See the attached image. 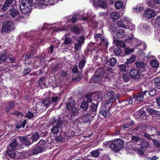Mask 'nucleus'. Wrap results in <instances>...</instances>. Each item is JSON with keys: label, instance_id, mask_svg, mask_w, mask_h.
Returning <instances> with one entry per match:
<instances>
[{"label": "nucleus", "instance_id": "nucleus-16", "mask_svg": "<svg viewBox=\"0 0 160 160\" xmlns=\"http://www.w3.org/2000/svg\"><path fill=\"white\" fill-rule=\"evenodd\" d=\"M93 117L92 114L90 115L89 114H86L82 116V119L83 122L84 123H90L91 122Z\"/></svg>", "mask_w": 160, "mask_h": 160}, {"label": "nucleus", "instance_id": "nucleus-27", "mask_svg": "<svg viewBox=\"0 0 160 160\" xmlns=\"http://www.w3.org/2000/svg\"><path fill=\"white\" fill-rule=\"evenodd\" d=\"M21 155V159H26L32 156L30 150L22 152Z\"/></svg>", "mask_w": 160, "mask_h": 160}, {"label": "nucleus", "instance_id": "nucleus-37", "mask_svg": "<svg viewBox=\"0 0 160 160\" xmlns=\"http://www.w3.org/2000/svg\"><path fill=\"white\" fill-rule=\"evenodd\" d=\"M147 1L149 6L152 8L154 7L155 3L157 4H160V0H148V1L147 0Z\"/></svg>", "mask_w": 160, "mask_h": 160}, {"label": "nucleus", "instance_id": "nucleus-3", "mask_svg": "<svg viewBox=\"0 0 160 160\" xmlns=\"http://www.w3.org/2000/svg\"><path fill=\"white\" fill-rule=\"evenodd\" d=\"M106 97L108 99L106 101L104 102V104L105 105H108L112 103L121 97V95L119 94H115V93L114 91L110 90L107 92Z\"/></svg>", "mask_w": 160, "mask_h": 160}, {"label": "nucleus", "instance_id": "nucleus-44", "mask_svg": "<svg viewBox=\"0 0 160 160\" xmlns=\"http://www.w3.org/2000/svg\"><path fill=\"white\" fill-rule=\"evenodd\" d=\"M115 8L117 9H120L122 8L123 6V3L121 1H117L115 3Z\"/></svg>", "mask_w": 160, "mask_h": 160}, {"label": "nucleus", "instance_id": "nucleus-61", "mask_svg": "<svg viewBox=\"0 0 160 160\" xmlns=\"http://www.w3.org/2000/svg\"><path fill=\"white\" fill-rule=\"evenodd\" d=\"M152 141L154 146H156L157 148H160V141L154 139H152Z\"/></svg>", "mask_w": 160, "mask_h": 160}, {"label": "nucleus", "instance_id": "nucleus-36", "mask_svg": "<svg viewBox=\"0 0 160 160\" xmlns=\"http://www.w3.org/2000/svg\"><path fill=\"white\" fill-rule=\"evenodd\" d=\"M39 138V135L38 132H36L35 133L33 134L31 137H30L32 143L33 142H36Z\"/></svg>", "mask_w": 160, "mask_h": 160}, {"label": "nucleus", "instance_id": "nucleus-33", "mask_svg": "<svg viewBox=\"0 0 160 160\" xmlns=\"http://www.w3.org/2000/svg\"><path fill=\"white\" fill-rule=\"evenodd\" d=\"M18 143L17 140L16 139H14L11 141V143L9 144V146L11 148L16 150V148H17Z\"/></svg>", "mask_w": 160, "mask_h": 160}, {"label": "nucleus", "instance_id": "nucleus-26", "mask_svg": "<svg viewBox=\"0 0 160 160\" xmlns=\"http://www.w3.org/2000/svg\"><path fill=\"white\" fill-rule=\"evenodd\" d=\"M83 58L79 62L78 67L81 71H82L87 62L86 58L83 56Z\"/></svg>", "mask_w": 160, "mask_h": 160}, {"label": "nucleus", "instance_id": "nucleus-28", "mask_svg": "<svg viewBox=\"0 0 160 160\" xmlns=\"http://www.w3.org/2000/svg\"><path fill=\"white\" fill-rule=\"evenodd\" d=\"M8 56L5 53L0 54V63H5L7 62Z\"/></svg>", "mask_w": 160, "mask_h": 160}, {"label": "nucleus", "instance_id": "nucleus-19", "mask_svg": "<svg viewBox=\"0 0 160 160\" xmlns=\"http://www.w3.org/2000/svg\"><path fill=\"white\" fill-rule=\"evenodd\" d=\"M47 0H35L36 2L34 3V7L41 9L43 8V6H45L44 2Z\"/></svg>", "mask_w": 160, "mask_h": 160}, {"label": "nucleus", "instance_id": "nucleus-6", "mask_svg": "<svg viewBox=\"0 0 160 160\" xmlns=\"http://www.w3.org/2000/svg\"><path fill=\"white\" fill-rule=\"evenodd\" d=\"M104 66L108 65L112 67L114 66L116 64L117 60L115 58L112 57L108 59L107 57L103 58L102 59Z\"/></svg>", "mask_w": 160, "mask_h": 160}, {"label": "nucleus", "instance_id": "nucleus-57", "mask_svg": "<svg viewBox=\"0 0 160 160\" xmlns=\"http://www.w3.org/2000/svg\"><path fill=\"white\" fill-rule=\"evenodd\" d=\"M11 114L13 115H16L18 117H21L24 115L23 113L17 111H14L13 112L11 113Z\"/></svg>", "mask_w": 160, "mask_h": 160}, {"label": "nucleus", "instance_id": "nucleus-30", "mask_svg": "<svg viewBox=\"0 0 160 160\" xmlns=\"http://www.w3.org/2000/svg\"><path fill=\"white\" fill-rule=\"evenodd\" d=\"M89 103L86 102L84 99L82 102L80 106V108L83 111H86L89 108Z\"/></svg>", "mask_w": 160, "mask_h": 160}, {"label": "nucleus", "instance_id": "nucleus-59", "mask_svg": "<svg viewBox=\"0 0 160 160\" xmlns=\"http://www.w3.org/2000/svg\"><path fill=\"white\" fill-rule=\"evenodd\" d=\"M72 40L70 38L66 37L65 38L64 40V44L65 45H68L70 44L71 43Z\"/></svg>", "mask_w": 160, "mask_h": 160}, {"label": "nucleus", "instance_id": "nucleus-35", "mask_svg": "<svg viewBox=\"0 0 160 160\" xmlns=\"http://www.w3.org/2000/svg\"><path fill=\"white\" fill-rule=\"evenodd\" d=\"M71 114V117L72 118L74 117L77 115L78 113V111L77 108L75 107L70 109V110H69Z\"/></svg>", "mask_w": 160, "mask_h": 160}, {"label": "nucleus", "instance_id": "nucleus-50", "mask_svg": "<svg viewBox=\"0 0 160 160\" xmlns=\"http://www.w3.org/2000/svg\"><path fill=\"white\" fill-rule=\"evenodd\" d=\"M144 126L143 125H140L137 126L135 128L132 129V131L133 132L139 131L143 129Z\"/></svg>", "mask_w": 160, "mask_h": 160}, {"label": "nucleus", "instance_id": "nucleus-56", "mask_svg": "<svg viewBox=\"0 0 160 160\" xmlns=\"http://www.w3.org/2000/svg\"><path fill=\"white\" fill-rule=\"evenodd\" d=\"M51 102L49 98H46L43 101V103L46 106H48Z\"/></svg>", "mask_w": 160, "mask_h": 160}, {"label": "nucleus", "instance_id": "nucleus-41", "mask_svg": "<svg viewBox=\"0 0 160 160\" xmlns=\"http://www.w3.org/2000/svg\"><path fill=\"white\" fill-rule=\"evenodd\" d=\"M134 51V49L130 48L129 47H125L124 48V52L126 55H129L133 52Z\"/></svg>", "mask_w": 160, "mask_h": 160}, {"label": "nucleus", "instance_id": "nucleus-18", "mask_svg": "<svg viewBox=\"0 0 160 160\" xmlns=\"http://www.w3.org/2000/svg\"><path fill=\"white\" fill-rule=\"evenodd\" d=\"M125 35V31L123 30L118 29L117 30L115 36H114L115 39H120L122 38Z\"/></svg>", "mask_w": 160, "mask_h": 160}, {"label": "nucleus", "instance_id": "nucleus-54", "mask_svg": "<svg viewBox=\"0 0 160 160\" xmlns=\"http://www.w3.org/2000/svg\"><path fill=\"white\" fill-rule=\"evenodd\" d=\"M131 140L133 142H137L140 140L141 139L139 137L132 135L131 136Z\"/></svg>", "mask_w": 160, "mask_h": 160}, {"label": "nucleus", "instance_id": "nucleus-38", "mask_svg": "<svg viewBox=\"0 0 160 160\" xmlns=\"http://www.w3.org/2000/svg\"><path fill=\"white\" fill-rule=\"evenodd\" d=\"M114 42L118 47H120L125 48L126 47V44L123 41L116 40Z\"/></svg>", "mask_w": 160, "mask_h": 160}, {"label": "nucleus", "instance_id": "nucleus-53", "mask_svg": "<svg viewBox=\"0 0 160 160\" xmlns=\"http://www.w3.org/2000/svg\"><path fill=\"white\" fill-rule=\"evenodd\" d=\"M147 112L149 115H154L155 110L150 108H146Z\"/></svg>", "mask_w": 160, "mask_h": 160}, {"label": "nucleus", "instance_id": "nucleus-51", "mask_svg": "<svg viewBox=\"0 0 160 160\" xmlns=\"http://www.w3.org/2000/svg\"><path fill=\"white\" fill-rule=\"evenodd\" d=\"M135 56H134V58L132 57H131L127 59L126 62V64L128 65L129 64H131L133 62L135 59Z\"/></svg>", "mask_w": 160, "mask_h": 160}, {"label": "nucleus", "instance_id": "nucleus-62", "mask_svg": "<svg viewBox=\"0 0 160 160\" xmlns=\"http://www.w3.org/2000/svg\"><path fill=\"white\" fill-rule=\"evenodd\" d=\"M81 42H78V43L75 44L74 48L75 50L78 51L81 48Z\"/></svg>", "mask_w": 160, "mask_h": 160}, {"label": "nucleus", "instance_id": "nucleus-42", "mask_svg": "<svg viewBox=\"0 0 160 160\" xmlns=\"http://www.w3.org/2000/svg\"><path fill=\"white\" fill-rule=\"evenodd\" d=\"M12 4L11 3L5 1L2 8V10L3 11H6L8 9L10 5Z\"/></svg>", "mask_w": 160, "mask_h": 160}, {"label": "nucleus", "instance_id": "nucleus-5", "mask_svg": "<svg viewBox=\"0 0 160 160\" xmlns=\"http://www.w3.org/2000/svg\"><path fill=\"white\" fill-rule=\"evenodd\" d=\"M98 104V102L96 101L95 102L92 103L89 106L88 112L92 115V117H95L97 114Z\"/></svg>", "mask_w": 160, "mask_h": 160}, {"label": "nucleus", "instance_id": "nucleus-2", "mask_svg": "<svg viewBox=\"0 0 160 160\" xmlns=\"http://www.w3.org/2000/svg\"><path fill=\"white\" fill-rule=\"evenodd\" d=\"M19 3L20 10L22 13L26 14L30 13L34 5L32 2L28 0H21L19 1Z\"/></svg>", "mask_w": 160, "mask_h": 160}, {"label": "nucleus", "instance_id": "nucleus-21", "mask_svg": "<svg viewBox=\"0 0 160 160\" xmlns=\"http://www.w3.org/2000/svg\"><path fill=\"white\" fill-rule=\"evenodd\" d=\"M96 73L99 75L104 76L105 79H106L107 78V74L106 73V69L104 68H99L96 71Z\"/></svg>", "mask_w": 160, "mask_h": 160}, {"label": "nucleus", "instance_id": "nucleus-47", "mask_svg": "<svg viewBox=\"0 0 160 160\" xmlns=\"http://www.w3.org/2000/svg\"><path fill=\"white\" fill-rule=\"evenodd\" d=\"M34 115L32 113L31 111L29 110L28 112L25 115V117L29 119H31L34 117Z\"/></svg>", "mask_w": 160, "mask_h": 160}, {"label": "nucleus", "instance_id": "nucleus-1", "mask_svg": "<svg viewBox=\"0 0 160 160\" xmlns=\"http://www.w3.org/2000/svg\"><path fill=\"white\" fill-rule=\"evenodd\" d=\"M103 144L106 146L109 144L111 149L116 152H118L121 150L124 147V145L123 140L120 139L114 140L112 142H106Z\"/></svg>", "mask_w": 160, "mask_h": 160}, {"label": "nucleus", "instance_id": "nucleus-22", "mask_svg": "<svg viewBox=\"0 0 160 160\" xmlns=\"http://www.w3.org/2000/svg\"><path fill=\"white\" fill-rule=\"evenodd\" d=\"M36 145L42 150L43 151L46 147L47 143L45 140L42 139L37 143Z\"/></svg>", "mask_w": 160, "mask_h": 160}, {"label": "nucleus", "instance_id": "nucleus-24", "mask_svg": "<svg viewBox=\"0 0 160 160\" xmlns=\"http://www.w3.org/2000/svg\"><path fill=\"white\" fill-rule=\"evenodd\" d=\"M71 32L76 34H80L82 32V29L81 28L77 25H74L71 28Z\"/></svg>", "mask_w": 160, "mask_h": 160}, {"label": "nucleus", "instance_id": "nucleus-8", "mask_svg": "<svg viewBox=\"0 0 160 160\" xmlns=\"http://www.w3.org/2000/svg\"><path fill=\"white\" fill-rule=\"evenodd\" d=\"M57 122L56 125L62 130V131L64 129L66 123V120L64 118V117H59L57 121L54 119L53 121V123Z\"/></svg>", "mask_w": 160, "mask_h": 160}, {"label": "nucleus", "instance_id": "nucleus-25", "mask_svg": "<svg viewBox=\"0 0 160 160\" xmlns=\"http://www.w3.org/2000/svg\"><path fill=\"white\" fill-rule=\"evenodd\" d=\"M102 77H102V76H101V75L98 74L96 75L92 78H91L92 79L93 81L95 82H104L105 81L106 79H105L104 76H102Z\"/></svg>", "mask_w": 160, "mask_h": 160}, {"label": "nucleus", "instance_id": "nucleus-46", "mask_svg": "<svg viewBox=\"0 0 160 160\" xmlns=\"http://www.w3.org/2000/svg\"><path fill=\"white\" fill-rule=\"evenodd\" d=\"M121 49L118 47L115 48L114 49V53L116 56H121Z\"/></svg>", "mask_w": 160, "mask_h": 160}, {"label": "nucleus", "instance_id": "nucleus-40", "mask_svg": "<svg viewBox=\"0 0 160 160\" xmlns=\"http://www.w3.org/2000/svg\"><path fill=\"white\" fill-rule=\"evenodd\" d=\"M119 13L116 12H113L111 13L110 16L113 20H115L119 18Z\"/></svg>", "mask_w": 160, "mask_h": 160}, {"label": "nucleus", "instance_id": "nucleus-45", "mask_svg": "<svg viewBox=\"0 0 160 160\" xmlns=\"http://www.w3.org/2000/svg\"><path fill=\"white\" fill-rule=\"evenodd\" d=\"M155 86L157 88H160V78H157L154 79Z\"/></svg>", "mask_w": 160, "mask_h": 160}, {"label": "nucleus", "instance_id": "nucleus-55", "mask_svg": "<svg viewBox=\"0 0 160 160\" xmlns=\"http://www.w3.org/2000/svg\"><path fill=\"white\" fill-rule=\"evenodd\" d=\"M122 79L123 81L125 82H127L129 81V76L128 74L124 73L122 75Z\"/></svg>", "mask_w": 160, "mask_h": 160}, {"label": "nucleus", "instance_id": "nucleus-4", "mask_svg": "<svg viewBox=\"0 0 160 160\" xmlns=\"http://www.w3.org/2000/svg\"><path fill=\"white\" fill-rule=\"evenodd\" d=\"M14 22L8 21L4 22L2 25V32L3 33H9L13 31L15 28L13 26Z\"/></svg>", "mask_w": 160, "mask_h": 160}, {"label": "nucleus", "instance_id": "nucleus-11", "mask_svg": "<svg viewBox=\"0 0 160 160\" xmlns=\"http://www.w3.org/2000/svg\"><path fill=\"white\" fill-rule=\"evenodd\" d=\"M97 3L93 4L94 6L97 7L98 6L99 7L103 9H105L107 6L108 3L107 0H96Z\"/></svg>", "mask_w": 160, "mask_h": 160}, {"label": "nucleus", "instance_id": "nucleus-34", "mask_svg": "<svg viewBox=\"0 0 160 160\" xmlns=\"http://www.w3.org/2000/svg\"><path fill=\"white\" fill-rule=\"evenodd\" d=\"M75 102L73 100H68V102L67 104L66 108L68 110L75 107Z\"/></svg>", "mask_w": 160, "mask_h": 160}, {"label": "nucleus", "instance_id": "nucleus-9", "mask_svg": "<svg viewBox=\"0 0 160 160\" xmlns=\"http://www.w3.org/2000/svg\"><path fill=\"white\" fill-rule=\"evenodd\" d=\"M148 92V91L147 90L141 92L137 94L133 95V98L135 101L138 102L142 101L143 99L144 96L146 95V93H147Z\"/></svg>", "mask_w": 160, "mask_h": 160}, {"label": "nucleus", "instance_id": "nucleus-20", "mask_svg": "<svg viewBox=\"0 0 160 160\" xmlns=\"http://www.w3.org/2000/svg\"><path fill=\"white\" fill-rule=\"evenodd\" d=\"M32 155H36L42 152L36 144L30 150Z\"/></svg>", "mask_w": 160, "mask_h": 160}, {"label": "nucleus", "instance_id": "nucleus-13", "mask_svg": "<svg viewBox=\"0 0 160 160\" xmlns=\"http://www.w3.org/2000/svg\"><path fill=\"white\" fill-rule=\"evenodd\" d=\"M5 110L7 113H8L10 110L13 109L15 107L13 101H11L8 102L5 104Z\"/></svg>", "mask_w": 160, "mask_h": 160}, {"label": "nucleus", "instance_id": "nucleus-10", "mask_svg": "<svg viewBox=\"0 0 160 160\" xmlns=\"http://www.w3.org/2000/svg\"><path fill=\"white\" fill-rule=\"evenodd\" d=\"M99 113L105 118H110L111 114L108 110L104 107L101 108L99 110Z\"/></svg>", "mask_w": 160, "mask_h": 160}, {"label": "nucleus", "instance_id": "nucleus-7", "mask_svg": "<svg viewBox=\"0 0 160 160\" xmlns=\"http://www.w3.org/2000/svg\"><path fill=\"white\" fill-rule=\"evenodd\" d=\"M18 139L22 144L25 146H29L32 144L30 137L27 136H19Z\"/></svg>", "mask_w": 160, "mask_h": 160}, {"label": "nucleus", "instance_id": "nucleus-60", "mask_svg": "<svg viewBox=\"0 0 160 160\" xmlns=\"http://www.w3.org/2000/svg\"><path fill=\"white\" fill-rule=\"evenodd\" d=\"M53 45H51L50 47L48 48V52L49 54H52L54 52Z\"/></svg>", "mask_w": 160, "mask_h": 160}, {"label": "nucleus", "instance_id": "nucleus-32", "mask_svg": "<svg viewBox=\"0 0 160 160\" xmlns=\"http://www.w3.org/2000/svg\"><path fill=\"white\" fill-rule=\"evenodd\" d=\"M92 93L87 94L85 96V101L89 103H93L94 100L92 98Z\"/></svg>", "mask_w": 160, "mask_h": 160}, {"label": "nucleus", "instance_id": "nucleus-43", "mask_svg": "<svg viewBox=\"0 0 160 160\" xmlns=\"http://www.w3.org/2000/svg\"><path fill=\"white\" fill-rule=\"evenodd\" d=\"M59 128L56 125H54L51 129V132L53 134H56L59 131Z\"/></svg>", "mask_w": 160, "mask_h": 160}, {"label": "nucleus", "instance_id": "nucleus-23", "mask_svg": "<svg viewBox=\"0 0 160 160\" xmlns=\"http://www.w3.org/2000/svg\"><path fill=\"white\" fill-rule=\"evenodd\" d=\"M15 150L14 149L12 148H9L7 151V154L10 158L15 159L16 154L15 152Z\"/></svg>", "mask_w": 160, "mask_h": 160}, {"label": "nucleus", "instance_id": "nucleus-64", "mask_svg": "<svg viewBox=\"0 0 160 160\" xmlns=\"http://www.w3.org/2000/svg\"><path fill=\"white\" fill-rule=\"evenodd\" d=\"M154 22L156 25L160 27V15L157 17Z\"/></svg>", "mask_w": 160, "mask_h": 160}, {"label": "nucleus", "instance_id": "nucleus-48", "mask_svg": "<svg viewBox=\"0 0 160 160\" xmlns=\"http://www.w3.org/2000/svg\"><path fill=\"white\" fill-rule=\"evenodd\" d=\"M148 95L152 97L156 94L157 92L155 88H153L150 90L149 92L148 91Z\"/></svg>", "mask_w": 160, "mask_h": 160}, {"label": "nucleus", "instance_id": "nucleus-12", "mask_svg": "<svg viewBox=\"0 0 160 160\" xmlns=\"http://www.w3.org/2000/svg\"><path fill=\"white\" fill-rule=\"evenodd\" d=\"M143 16L148 19H152L155 16V12L151 9H147L143 13Z\"/></svg>", "mask_w": 160, "mask_h": 160}, {"label": "nucleus", "instance_id": "nucleus-49", "mask_svg": "<svg viewBox=\"0 0 160 160\" xmlns=\"http://www.w3.org/2000/svg\"><path fill=\"white\" fill-rule=\"evenodd\" d=\"M91 154L92 157H97L99 155V150L96 149L91 152Z\"/></svg>", "mask_w": 160, "mask_h": 160}, {"label": "nucleus", "instance_id": "nucleus-63", "mask_svg": "<svg viewBox=\"0 0 160 160\" xmlns=\"http://www.w3.org/2000/svg\"><path fill=\"white\" fill-rule=\"evenodd\" d=\"M79 19V16L77 14H75L72 17L71 20V22L72 23H74Z\"/></svg>", "mask_w": 160, "mask_h": 160}, {"label": "nucleus", "instance_id": "nucleus-15", "mask_svg": "<svg viewBox=\"0 0 160 160\" xmlns=\"http://www.w3.org/2000/svg\"><path fill=\"white\" fill-rule=\"evenodd\" d=\"M130 75L132 78L139 79L140 77L139 72L136 69H133L129 72Z\"/></svg>", "mask_w": 160, "mask_h": 160}, {"label": "nucleus", "instance_id": "nucleus-14", "mask_svg": "<svg viewBox=\"0 0 160 160\" xmlns=\"http://www.w3.org/2000/svg\"><path fill=\"white\" fill-rule=\"evenodd\" d=\"M131 24V22L125 20L123 21L120 20L117 22V25L119 27H122L125 28H127V27H129Z\"/></svg>", "mask_w": 160, "mask_h": 160}, {"label": "nucleus", "instance_id": "nucleus-29", "mask_svg": "<svg viewBox=\"0 0 160 160\" xmlns=\"http://www.w3.org/2000/svg\"><path fill=\"white\" fill-rule=\"evenodd\" d=\"M75 132L72 131L68 132H64V134L65 136L64 137V138H66L68 140L70 139L73 137L75 135Z\"/></svg>", "mask_w": 160, "mask_h": 160}, {"label": "nucleus", "instance_id": "nucleus-58", "mask_svg": "<svg viewBox=\"0 0 160 160\" xmlns=\"http://www.w3.org/2000/svg\"><path fill=\"white\" fill-rule=\"evenodd\" d=\"M151 64L154 68L158 67L159 65L158 63L156 60H152L151 62Z\"/></svg>", "mask_w": 160, "mask_h": 160}, {"label": "nucleus", "instance_id": "nucleus-39", "mask_svg": "<svg viewBox=\"0 0 160 160\" xmlns=\"http://www.w3.org/2000/svg\"><path fill=\"white\" fill-rule=\"evenodd\" d=\"M140 145L142 148H147L149 147V144L147 140L144 139H142L141 141Z\"/></svg>", "mask_w": 160, "mask_h": 160}, {"label": "nucleus", "instance_id": "nucleus-31", "mask_svg": "<svg viewBox=\"0 0 160 160\" xmlns=\"http://www.w3.org/2000/svg\"><path fill=\"white\" fill-rule=\"evenodd\" d=\"M136 67L138 69H144L146 66V64L142 62L139 61L135 62Z\"/></svg>", "mask_w": 160, "mask_h": 160}, {"label": "nucleus", "instance_id": "nucleus-17", "mask_svg": "<svg viewBox=\"0 0 160 160\" xmlns=\"http://www.w3.org/2000/svg\"><path fill=\"white\" fill-rule=\"evenodd\" d=\"M9 15L13 18H15L19 14L18 9L17 8H12L9 10Z\"/></svg>", "mask_w": 160, "mask_h": 160}, {"label": "nucleus", "instance_id": "nucleus-52", "mask_svg": "<svg viewBox=\"0 0 160 160\" xmlns=\"http://www.w3.org/2000/svg\"><path fill=\"white\" fill-rule=\"evenodd\" d=\"M46 80L45 78L42 77L39 78L38 80V84L40 86H42L43 85H45V81Z\"/></svg>", "mask_w": 160, "mask_h": 160}]
</instances>
